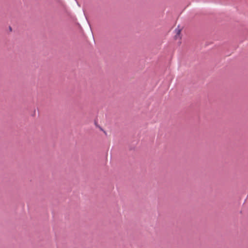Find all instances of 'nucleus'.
I'll return each mask as SVG.
<instances>
[{"label":"nucleus","mask_w":248,"mask_h":248,"mask_svg":"<svg viewBox=\"0 0 248 248\" xmlns=\"http://www.w3.org/2000/svg\"><path fill=\"white\" fill-rule=\"evenodd\" d=\"M175 31H177V35L179 34L181 31V30H177V29H175Z\"/></svg>","instance_id":"1"},{"label":"nucleus","mask_w":248,"mask_h":248,"mask_svg":"<svg viewBox=\"0 0 248 248\" xmlns=\"http://www.w3.org/2000/svg\"><path fill=\"white\" fill-rule=\"evenodd\" d=\"M9 30H10V31H12V28H11V27H10V26L9 27Z\"/></svg>","instance_id":"2"}]
</instances>
